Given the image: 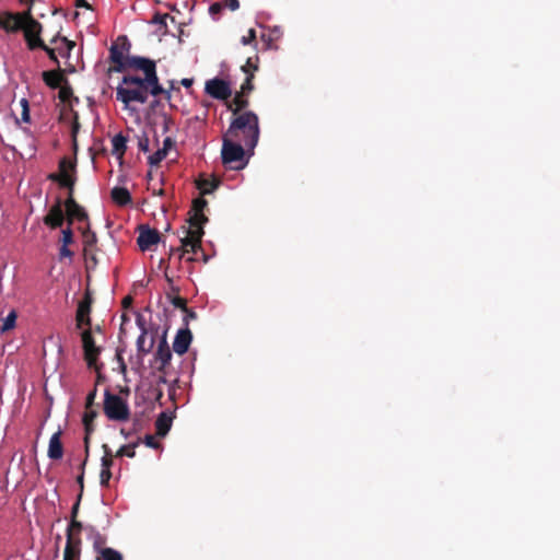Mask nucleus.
Returning <instances> with one entry per match:
<instances>
[{"label": "nucleus", "instance_id": "nucleus-1", "mask_svg": "<svg viewBox=\"0 0 560 560\" xmlns=\"http://www.w3.org/2000/svg\"><path fill=\"white\" fill-rule=\"evenodd\" d=\"M208 202L202 197L196 198L192 201L188 219L189 228L186 231L185 237L180 240V247L171 249V258L177 255L178 260H180L186 254L191 253L194 256L188 257L187 260L198 261L199 257L197 255L200 253L202 260L205 262L208 260L201 246L205 235L203 225L208 222V217L205 214Z\"/></svg>", "mask_w": 560, "mask_h": 560}, {"label": "nucleus", "instance_id": "nucleus-2", "mask_svg": "<svg viewBox=\"0 0 560 560\" xmlns=\"http://www.w3.org/2000/svg\"><path fill=\"white\" fill-rule=\"evenodd\" d=\"M145 80L147 74L143 78L130 74L124 75L121 84L116 89V98L126 106L131 102L144 104L149 94L153 96L164 95L166 100L171 98V92L160 84L158 73H155L153 82H147Z\"/></svg>", "mask_w": 560, "mask_h": 560}, {"label": "nucleus", "instance_id": "nucleus-3", "mask_svg": "<svg viewBox=\"0 0 560 560\" xmlns=\"http://www.w3.org/2000/svg\"><path fill=\"white\" fill-rule=\"evenodd\" d=\"M226 135L253 151L260 135L258 116L250 110L241 113L231 121Z\"/></svg>", "mask_w": 560, "mask_h": 560}, {"label": "nucleus", "instance_id": "nucleus-4", "mask_svg": "<svg viewBox=\"0 0 560 560\" xmlns=\"http://www.w3.org/2000/svg\"><path fill=\"white\" fill-rule=\"evenodd\" d=\"M222 163L231 170H243L247 160H245V147L243 143L234 140L226 133L223 137L221 150Z\"/></svg>", "mask_w": 560, "mask_h": 560}, {"label": "nucleus", "instance_id": "nucleus-5", "mask_svg": "<svg viewBox=\"0 0 560 560\" xmlns=\"http://www.w3.org/2000/svg\"><path fill=\"white\" fill-rule=\"evenodd\" d=\"M104 412L106 417L115 421H125L129 418V407L118 395L105 392Z\"/></svg>", "mask_w": 560, "mask_h": 560}, {"label": "nucleus", "instance_id": "nucleus-6", "mask_svg": "<svg viewBox=\"0 0 560 560\" xmlns=\"http://www.w3.org/2000/svg\"><path fill=\"white\" fill-rule=\"evenodd\" d=\"M75 163L68 158H62L59 161V172L48 175V179L58 183L61 187L68 188L69 192H73L75 184Z\"/></svg>", "mask_w": 560, "mask_h": 560}, {"label": "nucleus", "instance_id": "nucleus-7", "mask_svg": "<svg viewBox=\"0 0 560 560\" xmlns=\"http://www.w3.org/2000/svg\"><path fill=\"white\" fill-rule=\"evenodd\" d=\"M131 44L126 36H119L117 42L109 48V61L112 66L109 72H124L125 54H129Z\"/></svg>", "mask_w": 560, "mask_h": 560}, {"label": "nucleus", "instance_id": "nucleus-8", "mask_svg": "<svg viewBox=\"0 0 560 560\" xmlns=\"http://www.w3.org/2000/svg\"><path fill=\"white\" fill-rule=\"evenodd\" d=\"M23 27L21 28L24 32V37L30 50L37 49L36 43L43 42L40 38L42 33V24L35 20L31 11L27 10L24 12V19L22 22Z\"/></svg>", "mask_w": 560, "mask_h": 560}, {"label": "nucleus", "instance_id": "nucleus-9", "mask_svg": "<svg viewBox=\"0 0 560 560\" xmlns=\"http://www.w3.org/2000/svg\"><path fill=\"white\" fill-rule=\"evenodd\" d=\"M133 69L140 70L144 74H147V82L154 81L156 73V65L155 61L145 57L140 56H126V60L124 62V72L126 70Z\"/></svg>", "mask_w": 560, "mask_h": 560}, {"label": "nucleus", "instance_id": "nucleus-10", "mask_svg": "<svg viewBox=\"0 0 560 560\" xmlns=\"http://www.w3.org/2000/svg\"><path fill=\"white\" fill-rule=\"evenodd\" d=\"M172 357V351L166 340V334H164L154 352V363L156 364L158 372L164 375L168 374Z\"/></svg>", "mask_w": 560, "mask_h": 560}, {"label": "nucleus", "instance_id": "nucleus-11", "mask_svg": "<svg viewBox=\"0 0 560 560\" xmlns=\"http://www.w3.org/2000/svg\"><path fill=\"white\" fill-rule=\"evenodd\" d=\"M205 91L211 97L225 102H228L232 95L230 83L219 78L208 80L205 85Z\"/></svg>", "mask_w": 560, "mask_h": 560}, {"label": "nucleus", "instance_id": "nucleus-12", "mask_svg": "<svg viewBox=\"0 0 560 560\" xmlns=\"http://www.w3.org/2000/svg\"><path fill=\"white\" fill-rule=\"evenodd\" d=\"M81 337L82 347L84 351V359L88 363V366L97 370L96 361L101 352V349L95 345V340L92 336L91 329L83 330Z\"/></svg>", "mask_w": 560, "mask_h": 560}, {"label": "nucleus", "instance_id": "nucleus-13", "mask_svg": "<svg viewBox=\"0 0 560 560\" xmlns=\"http://www.w3.org/2000/svg\"><path fill=\"white\" fill-rule=\"evenodd\" d=\"M93 304L92 292L88 288L84 292L83 299L79 302L75 315L77 328L83 326H91V311Z\"/></svg>", "mask_w": 560, "mask_h": 560}, {"label": "nucleus", "instance_id": "nucleus-14", "mask_svg": "<svg viewBox=\"0 0 560 560\" xmlns=\"http://www.w3.org/2000/svg\"><path fill=\"white\" fill-rule=\"evenodd\" d=\"M65 202L58 197L55 203L49 208L47 214L43 218L45 225L51 230L61 228L67 217L63 211Z\"/></svg>", "mask_w": 560, "mask_h": 560}, {"label": "nucleus", "instance_id": "nucleus-15", "mask_svg": "<svg viewBox=\"0 0 560 560\" xmlns=\"http://www.w3.org/2000/svg\"><path fill=\"white\" fill-rule=\"evenodd\" d=\"M66 215L68 224L71 225L74 220L88 221L89 215L85 209L80 206L73 198V192H69L68 198L65 201Z\"/></svg>", "mask_w": 560, "mask_h": 560}, {"label": "nucleus", "instance_id": "nucleus-16", "mask_svg": "<svg viewBox=\"0 0 560 560\" xmlns=\"http://www.w3.org/2000/svg\"><path fill=\"white\" fill-rule=\"evenodd\" d=\"M23 19L24 12L13 13L9 11H2L0 12V28L7 33H16L23 27Z\"/></svg>", "mask_w": 560, "mask_h": 560}, {"label": "nucleus", "instance_id": "nucleus-17", "mask_svg": "<svg viewBox=\"0 0 560 560\" xmlns=\"http://www.w3.org/2000/svg\"><path fill=\"white\" fill-rule=\"evenodd\" d=\"M160 242V233L155 229H150L148 226H141L139 236L137 238L138 246L141 250H148L153 245H156Z\"/></svg>", "mask_w": 560, "mask_h": 560}, {"label": "nucleus", "instance_id": "nucleus-18", "mask_svg": "<svg viewBox=\"0 0 560 560\" xmlns=\"http://www.w3.org/2000/svg\"><path fill=\"white\" fill-rule=\"evenodd\" d=\"M192 341V334L189 328H182L177 331L174 341H173V350L182 355L186 353L189 349V346Z\"/></svg>", "mask_w": 560, "mask_h": 560}, {"label": "nucleus", "instance_id": "nucleus-19", "mask_svg": "<svg viewBox=\"0 0 560 560\" xmlns=\"http://www.w3.org/2000/svg\"><path fill=\"white\" fill-rule=\"evenodd\" d=\"M97 416V412L93 410L92 408L85 409V412L83 415V424H84V448L86 453V457H89V451H90V435L94 431V420Z\"/></svg>", "mask_w": 560, "mask_h": 560}, {"label": "nucleus", "instance_id": "nucleus-20", "mask_svg": "<svg viewBox=\"0 0 560 560\" xmlns=\"http://www.w3.org/2000/svg\"><path fill=\"white\" fill-rule=\"evenodd\" d=\"M47 455L52 460H58V459L62 458L63 446L61 443V431L60 430H58L57 432H55L51 435V438L49 440V444H48Z\"/></svg>", "mask_w": 560, "mask_h": 560}, {"label": "nucleus", "instance_id": "nucleus-21", "mask_svg": "<svg viewBox=\"0 0 560 560\" xmlns=\"http://www.w3.org/2000/svg\"><path fill=\"white\" fill-rule=\"evenodd\" d=\"M81 538L67 539L63 551V560H80L81 557Z\"/></svg>", "mask_w": 560, "mask_h": 560}, {"label": "nucleus", "instance_id": "nucleus-22", "mask_svg": "<svg viewBox=\"0 0 560 560\" xmlns=\"http://www.w3.org/2000/svg\"><path fill=\"white\" fill-rule=\"evenodd\" d=\"M43 80L51 89H58V88H60L62 82L67 81V79L65 78V75L60 69L44 71Z\"/></svg>", "mask_w": 560, "mask_h": 560}, {"label": "nucleus", "instance_id": "nucleus-23", "mask_svg": "<svg viewBox=\"0 0 560 560\" xmlns=\"http://www.w3.org/2000/svg\"><path fill=\"white\" fill-rule=\"evenodd\" d=\"M247 96L248 94L237 92L233 100L228 103V108L233 113V115H240L238 113L248 106L249 102Z\"/></svg>", "mask_w": 560, "mask_h": 560}, {"label": "nucleus", "instance_id": "nucleus-24", "mask_svg": "<svg viewBox=\"0 0 560 560\" xmlns=\"http://www.w3.org/2000/svg\"><path fill=\"white\" fill-rule=\"evenodd\" d=\"M113 201L119 207H125L131 203V195L125 187H114L110 191Z\"/></svg>", "mask_w": 560, "mask_h": 560}, {"label": "nucleus", "instance_id": "nucleus-25", "mask_svg": "<svg viewBox=\"0 0 560 560\" xmlns=\"http://www.w3.org/2000/svg\"><path fill=\"white\" fill-rule=\"evenodd\" d=\"M86 530L90 533V538L92 539L93 550L95 555L98 553L100 550L106 549V537L102 535L95 527L86 526Z\"/></svg>", "mask_w": 560, "mask_h": 560}, {"label": "nucleus", "instance_id": "nucleus-26", "mask_svg": "<svg viewBox=\"0 0 560 560\" xmlns=\"http://www.w3.org/2000/svg\"><path fill=\"white\" fill-rule=\"evenodd\" d=\"M147 334L148 330H143L140 336L137 339V351L139 355L144 357L145 354L150 353L153 349V346L155 343V339L152 336L150 340H147Z\"/></svg>", "mask_w": 560, "mask_h": 560}, {"label": "nucleus", "instance_id": "nucleus-27", "mask_svg": "<svg viewBox=\"0 0 560 560\" xmlns=\"http://www.w3.org/2000/svg\"><path fill=\"white\" fill-rule=\"evenodd\" d=\"M172 417L166 412H161L155 421L156 434L159 436H165L171 430Z\"/></svg>", "mask_w": 560, "mask_h": 560}, {"label": "nucleus", "instance_id": "nucleus-28", "mask_svg": "<svg viewBox=\"0 0 560 560\" xmlns=\"http://www.w3.org/2000/svg\"><path fill=\"white\" fill-rule=\"evenodd\" d=\"M113 154L117 155L118 159H122L127 150V138L122 133L116 135L112 140Z\"/></svg>", "mask_w": 560, "mask_h": 560}, {"label": "nucleus", "instance_id": "nucleus-29", "mask_svg": "<svg viewBox=\"0 0 560 560\" xmlns=\"http://www.w3.org/2000/svg\"><path fill=\"white\" fill-rule=\"evenodd\" d=\"M219 184H220V182L218 179H215L214 177L211 179L201 178L197 182V187L200 190V194L203 196V195L211 194L214 189L218 188Z\"/></svg>", "mask_w": 560, "mask_h": 560}, {"label": "nucleus", "instance_id": "nucleus-30", "mask_svg": "<svg viewBox=\"0 0 560 560\" xmlns=\"http://www.w3.org/2000/svg\"><path fill=\"white\" fill-rule=\"evenodd\" d=\"M96 560H124L122 555L114 549V548H106L98 551L97 555H95Z\"/></svg>", "mask_w": 560, "mask_h": 560}, {"label": "nucleus", "instance_id": "nucleus-31", "mask_svg": "<svg viewBox=\"0 0 560 560\" xmlns=\"http://www.w3.org/2000/svg\"><path fill=\"white\" fill-rule=\"evenodd\" d=\"M83 529V524L78 520H70V523L67 528L66 537L71 538H81V532Z\"/></svg>", "mask_w": 560, "mask_h": 560}, {"label": "nucleus", "instance_id": "nucleus-32", "mask_svg": "<svg viewBox=\"0 0 560 560\" xmlns=\"http://www.w3.org/2000/svg\"><path fill=\"white\" fill-rule=\"evenodd\" d=\"M102 448L104 452V455L102 457V469L110 470V468L114 464L113 457L115 455H113L112 450L109 448V446L107 444H103Z\"/></svg>", "mask_w": 560, "mask_h": 560}, {"label": "nucleus", "instance_id": "nucleus-33", "mask_svg": "<svg viewBox=\"0 0 560 560\" xmlns=\"http://www.w3.org/2000/svg\"><path fill=\"white\" fill-rule=\"evenodd\" d=\"M137 446H138V442L137 443L127 444V445H122L116 452L115 456L116 457L127 456V457L133 458L136 456V451L135 450H136Z\"/></svg>", "mask_w": 560, "mask_h": 560}, {"label": "nucleus", "instance_id": "nucleus-34", "mask_svg": "<svg viewBox=\"0 0 560 560\" xmlns=\"http://www.w3.org/2000/svg\"><path fill=\"white\" fill-rule=\"evenodd\" d=\"M59 100L63 103L70 102L71 98H74L75 102H79V98L73 96V91L69 85L61 86L58 93Z\"/></svg>", "mask_w": 560, "mask_h": 560}, {"label": "nucleus", "instance_id": "nucleus-35", "mask_svg": "<svg viewBox=\"0 0 560 560\" xmlns=\"http://www.w3.org/2000/svg\"><path fill=\"white\" fill-rule=\"evenodd\" d=\"M16 312L15 311H11L8 316L4 318L3 320V324L1 326V331L4 332V331H8V330H11L12 328H14L15 326V322H16Z\"/></svg>", "mask_w": 560, "mask_h": 560}, {"label": "nucleus", "instance_id": "nucleus-36", "mask_svg": "<svg viewBox=\"0 0 560 560\" xmlns=\"http://www.w3.org/2000/svg\"><path fill=\"white\" fill-rule=\"evenodd\" d=\"M36 46H38L37 48L44 50L48 55L49 59L51 61H54L59 67V60L56 55V52H57L56 47L51 48V47L47 46L44 42L36 43Z\"/></svg>", "mask_w": 560, "mask_h": 560}, {"label": "nucleus", "instance_id": "nucleus-37", "mask_svg": "<svg viewBox=\"0 0 560 560\" xmlns=\"http://www.w3.org/2000/svg\"><path fill=\"white\" fill-rule=\"evenodd\" d=\"M51 44H58L61 43L65 46V49L67 50V58L70 57L71 50L74 48L75 43L72 40H69L67 37H54L50 40Z\"/></svg>", "mask_w": 560, "mask_h": 560}, {"label": "nucleus", "instance_id": "nucleus-38", "mask_svg": "<svg viewBox=\"0 0 560 560\" xmlns=\"http://www.w3.org/2000/svg\"><path fill=\"white\" fill-rule=\"evenodd\" d=\"M70 110L73 114V121H72V127H71V137H72L73 147H74V149H77V136H78V132L80 130L79 115L72 108H70Z\"/></svg>", "mask_w": 560, "mask_h": 560}, {"label": "nucleus", "instance_id": "nucleus-39", "mask_svg": "<svg viewBox=\"0 0 560 560\" xmlns=\"http://www.w3.org/2000/svg\"><path fill=\"white\" fill-rule=\"evenodd\" d=\"M257 62H258V57L257 56H256V61L255 62L253 61V58H250V57L247 58L245 65L242 66V71L245 74H249V73L254 74V72L258 70Z\"/></svg>", "mask_w": 560, "mask_h": 560}, {"label": "nucleus", "instance_id": "nucleus-40", "mask_svg": "<svg viewBox=\"0 0 560 560\" xmlns=\"http://www.w3.org/2000/svg\"><path fill=\"white\" fill-rule=\"evenodd\" d=\"M166 155L167 153L164 150L159 149L156 152L149 156V164L159 165L166 158Z\"/></svg>", "mask_w": 560, "mask_h": 560}, {"label": "nucleus", "instance_id": "nucleus-41", "mask_svg": "<svg viewBox=\"0 0 560 560\" xmlns=\"http://www.w3.org/2000/svg\"><path fill=\"white\" fill-rule=\"evenodd\" d=\"M253 80H254L253 73L246 74V78L241 85L240 92H242L244 94H249L254 90Z\"/></svg>", "mask_w": 560, "mask_h": 560}, {"label": "nucleus", "instance_id": "nucleus-42", "mask_svg": "<svg viewBox=\"0 0 560 560\" xmlns=\"http://www.w3.org/2000/svg\"><path fill=\"white\" fill-rule=\"evenodd\" d=\"M60 242L65 245H70L73 243V232L69 224L66 229L61 231Z\"/></svg>", "mask_w": 560, "mask_h": 560}, {"label": "nucleus", "instance_id": "nucleus-43", "mask_svg": "<svg viewBox=\"0 0 560 560\" xmlns=\"http://www.w3.org/2000/svg\"><path fill=\"white\" fill-rule=\"evenodd\" d=\"M243 45L256 44V31L254 28L248 30V34L241 38Z\"/></svg>", "mask_w": 560, "mask_h": 560}, {"label": "nucleus", "instance_id": "nucleus-44", "mask_svg": "<svg viewBox=\"0 0 560 560\" xmlns=\"http://www.w3.org/2000/svg\"><path fill=\"white\" fill-rule=\"evenodd\" d=\"M172 304L179 310H183L184 312H188L186 300L182 296H174L172 299Z\"/></svg>", "mask_w": 560, "mask_h": 560}, {"label": "nucleus", "instance_id": "nucleus-45", "mask_svg": "<svg viewBox=\"0 0 560 560\" xmlns=\"http://www.w3.org/2000/svg\"><path fill=\"white\" fill-rule=\"evenodd\" d=\"M110 478H112V471L110 470L101 469V472H100L101 486L107 487L108 483H109Z\"/></svg>", "mask_w": 560, "mask_h": 560}, {"label": "nucleus", "instance_id": "nucleus-46", "mask_svg": "<svg viewBox=\"0 0 560 560\" xmlns=\"http://www.w3.org/2000/svg\"><path fill=\"white\" fill-rule=\"evenodd\" d=\"M21 105H22V114H21V118L24 122H28L30 121V108H28V103L25 98H22L21 101Z\"/></svg>", "mask_w": 560, "mask_h": 560}, {"label": "nucleus", "instance_id": "nucleus-47", "mask_svg": "<svg viewBox=\"0 0 560 560\" xmlns=\"http://www.w3.org/2000/svg\"><path fill=\"white\" fill-rule=\"evenodd\" d=\"M96 387H94V389L88 394L85 399V409H90L93 407L96 397Z\"/></svg>", "mask_w": 560, "mask_h": 560}, {"label": "nucleus", "instance_id": "nucleus-48", "mask_svg": "<svg viewBox=\"0 0 560 560\" xmlns=\"http://www.w3.org/2000/svg\"><path fill=\"white\" fill-rule=\"evenodd\" d=\"M144 444L148 447L158 448L160 446V443L156 442L155 438L151 434L145 435L144 438Z\"/></svg>", "mask_w": 560, "mask_h": 560}, {"label": "nucleus", "instance_id": "nucleus-49", "mask_svg": "<svg viewBox=\"0 0 560 560\" xmlns=\"http://www.w3.org/2000/svg\"><path fill=\"white\" fill-rule=\"evenodd\" d=\"M68 246L69 245H65V244L61 245V247L59 249V256H60L61 259L66 258V257L71 258L73 256V252L70 250L68 248Z\"/></svg>", "mask_w": 560, "mask_h": 560}, {"label": "nucleus", "instance_id": "nucleus-50", "mask_svg": "<svg viewBox=\"0 0 560 560\" xmlns=\"http://www.w3.org/2000/svg\"><path fill=\"white\" fill-rule=\"evenodd\" d=\"M222 2L223 7L230 9L231 11H235L240 7L238 0H223Z\"/></svg>", "mask_w": 560, "mask_h": 560}, {"label": "nucleus", "instance_id": "nucleus-51", "mask_svg": "<svg viewBox=\"0 0 560 560\" xmlns=\"http://www.w3.org/2000/svg\"><path fill=\"white\" fill-rule=\"evenodd\" d=\"M175 147V141L171 137H166L163 141V147L161 148L166 153Z\"/></svg>", "mask_w": 560, "mask_h": 560}, {"label": "nucleus", "instance_id": "nucleus-52", "mask_svg": "<svg viewBox=\"0 0 560 560\" xmlns=\"http://www.w3.org/2000/svg\"><path fill=\"white\" fill-rule=\"evenodd\" d=\"M86 462H88V457L85 456L83 463L81 464L82 471H81V474L77 478V481H78V483H79V486L81 488V491L83 490V487H84L83 486V482H84V467H85Z\"/></svg>", "mask_w": 560, "mask_h": 560}, {"label": "nucleus", "instance_id": "nucleus-53", "mask_svg": "<svg viewBox=\"0 0 560 560\" xmlns=\"http://www.w3.org/2000/svg\"><path fill=\"white\" fill-rule=\"evenodd\" d=\"M223 8H224V7H223V2L218 1V2H214L213 4H211V5H210V8H209V12H210L212 15H214V14H217V13L221 12Z\"/></svg>", "mask_w": 560, "mask_h": 560}, {"label": "nucleus", "instance_id": "nucleus-54", "mask_svg": "<svg viewBox=\"0 0 560 560\" xmlns=\"http://www.w3.org/2000/svg\"><path fill=\"white\" fill-rule=\"evenodd\" d=\"M80 500H81V494H79L77 502L73 504V506L71 509V520H78L77 517H78V512H79V506H80Z\"/></svg>", "mask_w": 560, "mask_h": 560}, {"label": "nucleus", "instance_id": "nucleus-55", "mask_svg": "<svg viewBox=\"0 0 560 560\" xmlns=\"http://www.w3.org/2000/svg\"><path fill=\"white\" fill-rule=\"evenodd\" d=\"M136 322H137L138 327H139V328H140V330H141V332H142L143 330H147V327H145V319H144V317H143L141 314L137 313Z\"/></svg>", "mask_w": 560, "mask_h": 560}, {"label": "nucleus", "instance_id": "nucleus-56", "mask_svg": "<svg viewBox=\"0 0 560 560\" xmlns=\"http://www.w3.org/2000/svg\"><path fill=\"white\" fill-rule=\"evenodd\" d=\"M139 149L143 152L149 151V139L148 138H143V139L139 140Z\"/></svg>", "mask_w": 560, "mask_h": 560}, {"label": "nucleus", "instance_id": "nucleus-57", "mask_svg": "<svg viewBox=\"0 0 560 560\" xmlns=\"http://www.w3.org/2000/svg\"><path fill=\"white\" fill-rule=\"evenodd\" d=\"M55 45H56V49H57L58 54L61 57L67 58V50L65 49V46L61 43H58V44H55Z\"/></svg>", "mask_w": 560, "mask_h": 560}, {"label": "nucleus", "instance_id": "nucleus-58", "mask_svg": "<svg viewBox=\"0 0 560 560\" xmlns=\"http://www.w3.org/2000/svg\"><path fill=\"white\" fill-rule=\"evenodd\" d=\"M83 235H84V237L86 238V241H85V242H86V244L91 245V244H93V243H95V242H96V236H95V234H94V233H92V234L90 235V234H88V233H85V232H84V233H83Z\"/></svg>", "mask_w": 560, "mask_h": 560}, {"label": "nucleus", "instance_id": "nucleus-59", "mask_svg": "<svg viewBox=\"0 0 560 560\" xmlns=\"http://www.w3.org/2000/svg\"><path fill=\"white\" fill-rule=\"evenodd\" d=\"M75 7L91 9V5L86 2V0H75Z\"/></svg>", "mask_w": 560, "mask_h": 560}, {"label": "nucleus", "instance_id": "nucleus-60", "mask_svg": "<svg viewBox=\"0 0 560 560\" xmlns=\"http://www.w3.org/2000/svg\"><path fill=\"white\" fill-rule=\"evenodd\" d=\"M194 83V80L192 79H188V78H185L180 81V84L184 85L185 88H190Z\"/></svg>", "mask_w": 560, "mask_h": 560}, {"label": "nucleus", "instance_id": "nucleus-61", "mask_svg": "<svg viewBox=\"0 0 560 560\" xmlns=\"http://www.w3.org/2000/svg\"><path fill=\"white\" fill-rule=\"evenodd\" d=\"M132 303V298L131 296H126L124 300H122V306L126 308L128 307L130 304Z\"/></svg>", "mask_w": 560, "mask_h": 560}, {"label": "nucleus", "instance_id": "nucleus-62", "mask_svg": "<svg viewBox=\"0 0 560 560\" xmlns=\"http://www.w3.org/2000/svg\"><path fill=\"white\" fill-rule=\"evenodd\" d=\"M129 320L128 316L126 314H122L121 315V325H120V332L122 334L124 332V325L125 323H127Z\"/></svg>", "mask_w": 560, "mask_h": 560}, {"label": "nucleus", "instance_id": "nucleus-63", "mask_svg": "<svg viewBox=\"0 0 560 560\" xmlns=\"http://www.w3.org/2000/svg\"><path fill=\"white\" fill-rule=\"evenodd\" d=\"M164 189L163 188H160V189H154L152 188V194L153 195H158V196H163L164 195Z\"/></svg>", "mask_w": 560, "mask_h": 560}, {"label": "nucleus", "instance_id": "nucleus-64", "mask_svg": "<svg viewBox=\"0 0 560 560\" xmlns=\"http://www.w3.org/2000/svg\"><path fill=\"white\" fill-rule=\"evenodd\" d=\"M159 383L166 384L167 383L166 375L161 374L160 377H159Z\"/></svg>", "mask_w": 560, "mask_h": 560}]
</instances>
